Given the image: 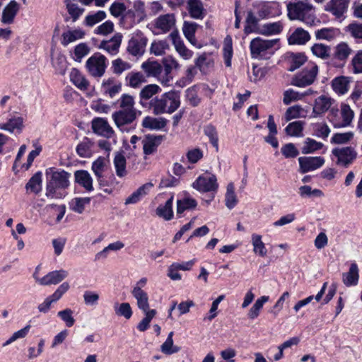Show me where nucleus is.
Masks as SVG:
<instances>
[{
    "label": "nucleus",
    "instance_id": "obj_1",
    "mask_svg": "<svg viewBox=\"0 0 362 362\" xmlns=\"http://www.w3.org/2000/svg\"><path fill=\"white\" fill-rule=\"evenodd\" d=\"M47 179L45 195L52 199H63L66 197L65 189L69 186L71 174L64 170L49 168L45 171Z\"/></svg>",
    "mask_w": 362,
    "mask_h": 362
},
{
    "label": "nucleus",
    "instance_id": "obj_2",
    "mask_svg": "<svg viewBox=\"0 0 362 362\" xmlns=\"http://www.w3.org/2000/svg\"><path fill=\"white\" fill-rule=\"evenodd\" d=\"M180 93L171 90L163 93L160 97L152 98L148 103V109L156 115L164 113L172 114L180 106Z\"/></svg>",
    "mask_w": 362,
    "mask_h": 362
},
{
    "label": "nucleus",
    "instance_id": "obj_3",
    "mask_svg": "<svg viewBox=\"0 0 362 362\" xmlns=\"http://www.w3.org/2000/svg\"><path fill=\"white\" fill-rule=\"evenodd\" d=\"M286 7L287 15L290 20H300L310 25L315 24V10L307 1H291Z\"/></svg>",
    "mask_w": 362,
    "mask_h": 362
},
{
    "label": "nucleus",
    "instance_id": "obj_4",
    "mask_svg": "<svg viewBox=\"0 0 362 362\" xmlns=\"http://www.w3.org/2000/svg\"><path fill=\"white\" fill-rule=\"evenodd\" d=\"M279 43V39L264 40L256 37L250 42V48L253 59H268L274 53V47Z\"/></svg>",
    "mask_w": 362,
    "mask_h": 362
},
{
    "label": "nucleus",
    "instance_id": "obj_5",
    "mask_svg": "<svg viewBox=\"0 0 362 362\" xmlns=\"http://www.w3.org/2000/svg\"><path fill=\"white\" fill-rule=\"evenodd\" d=\"M106 57L100 53H95L88 59L86 67L90 75L95 78L102 77L106 69Z\"/></svg>",
    "mask_w": 362,
    "mask_h": 362
},
{
    "label": "nucleus",
    "instance_id": "obj_6",
    "mask_svg": "<svg viewBox=\"0 0 362 362\" xmlns=\"http://www.w3.org/2000/svg\"><path fill=\"white\" fill-rule=\"evenodd\" d=\"M112 119L121 131H127V126L132 124L136 118V110H119L112 114Z\"/></svg>",
    "mask_w": 362,
    "mask_h": 362
},
{
    "label": "nucleus",
    "instance_id": "obj_7",
    "mask_svg": "<svg viewBox=\"0 0 362 362\" xmlns=\"http://www.w3.org/2000/svg\"><path fill=\"white\" fill-rule=\"evenodd\" d=\"M351 0H330L325 6V10L331 13L336 19L342 21L346 18Z\"/></svg>",
    "mask_w": 362,
    "mask_h": 362
},
{
    "label": "nucleus",
    "instance_id": "obj_8",
    "mask_svg": "<svg viewBox=\"0 0 362 362\" xmlns=\"http://www.w3.org/2000/svg\"><path fill=\"white\" fill-rule=\"evenodd\" d=\"M147 41V38L144 36L132 37L128 42L127 52L134 57L142 56L145 52Z\"/></svg>",
    "mask_w": 362,
    "mask_h": 362
},
{
    "label": "nucleus",
    "instance_id": "obj_9",
    "mask_svg": "<svg viewBox=\"0 0 362 362\" xmlns=\"http://www.w3.org/2000/svg\"><path fill=\"white\" fill-rule=\"evenodd\" d=\"M332 154L337 158V163L345 167L351 163L356 157V152L351 146L334 148Z\"/></svg>",
    "mask_w": 362,
    "mask_h": 362
},
{
    "label": "nucleus",
    "instance_id": "obj_10",
    "mask_svg": "<svg viewBox=\"0 0 362 362\" xmlns=\"http://www.w3.org/2000/svg\"><path fill=\"white\" fill-rule=\"evenodd\" d=\"M317 76V65L310 70H303L293 78L291 84L298 87H305L313 83Z\"/></svg>",
    "mask_w": 362,
    "mask_h": 362
},
{
    "label": "nucleus",
    "instance_id": "obj_11",
    "mask_svg": "<svg viewBox=\"0 0 362 362\" xmlns=\"http://www.w3.org/2000/svg\"><path fill=\"white\" fill-rule=\"evenodd\" d=\"M192 186L200 192L216 191L218 188L217 179L214 175L209 177L199 176L193 183Z\"/></svg>",
    "mask_w": 362,
    "mask_h": 362
},
{
    "label": "nucleus",
    "instance_id": "obj_12",
    "mask_svg": "<svg viewBox=\"0 0 362 362\" xmlns=\"http://www.w3.org/2000/svg\"><path fill=\"white\" fill-rule=\"evenodd\" d=\"M122 40V35L117 33L110 40L101 41L98 47L111 55H116L119 52Z\"/></svg>",
    "mask_w": 362,
    "mask_h": 362
},
{
    "label": "nucleus",
    "instance_id": "obj_13",
    "mask_svg": "<svg viewBox=\"0 0 362 362\" xmlns=\"http://www.w3.org/2000/svg\"><path fill=\"white\" fill-rule=\"evenodd\" d=\"M92 129L93 132L106 138H110L114 134L112 128L107 119L97 117L92 121Z\"/></svg>",
    "mask_w": 362,
    "mask_h": 362
},
{
    "label": "nucleus",
    "instance_id": "obj_14",
    "mask_svg": "<svg viewBox=\"0 0 362 362\" xmlns=\"http://www.w3.org/2000/svg\"><path fill=\"white\" fill-rule=\"evenodd\" d=\"M68 276V272L64 269L55 270L49 272L41 279H37L40 284L42 286H49L57 284L62 282Z\"/></svg>",
    "mask_w": 362,
    "mask_h": 362
},
{
    "label": "nucleus",
    "instance_id": "obj_15",
    "mask_svg": "<svg viewBox=\"0 0 362 362\" xmlns=\"http://www.w3.org/2000/svg\"><path fill=\"white\" fill-rule=\"evenodd\" d=\"M165 136L163 135H147L143 141V150L146 155H151L153 153L158 146L161 144L164 139Z\"/></svg>",
    "mask_w": 362,
    "mask_h": 362
},
{
    "label": "nucleus",
    "instance_id": "obj_16",
    "mask_svg": "<svg viewBox=\"0 0 362 362\" xmlns=\"http://www.w3.org/2000/svg\"><path fill=\"white\" fill-rule=\"evenodd\" d=\"M20 5L15 0L11 1L4 8L1 16V22L4 24H11L18 12Z\"/></svg>",
    "mask_w": 362,
    "mask_h": 362
},
{
    "label": "nucleus",
    "instance_id": "obj_17",
    "mask_svg": "<svg viewBox=\"0 0 362 362\" xmlns=\"http://www.w3.org/2000/svg\"><path fill=\"white\" fill-rule=\"evenodd\" d=\"M161 91V88L156 84H148L145 86L140 91V103L143 107L148 108V100L153 95Z\"/></svg>",
    "mask_w": 362,
    "mask_h": 362
},
{
    "label": "nucleus",
    "instance_id": "obj_18",
    "mask_svg": "<svg viewBox=\"0 0 362 362\" xmlns=\"http://www.w3.org/2000/svg\"><path fill=\"white\" fill-rule=\"evenodd\" d=\"M132 294L136 300L137 306L140 310L143 312L151 310H149L148 296L145 291L139 287H134Z\"/></svg>",
    "mask_w": 362,
    "mask_h": 362
},
{
    "label": "nucleus",
    "instance_id": "obj_19",
    "mask_svg": "<svg viewBox=\"0 0 362 362\" xmlns=\"http://www.w3.org/2000/svg\"><path fill=\"white\" fill-rule=\"evenodd\" d=\"M175 23L174 15L168 13L158 17L155 21V26L163 33H167L175 25Z\"/></svg>",
    "mask_w": 362,
    "mask_h": 362
},
{
    "label": "nucleus",
    "instance_id": "obj_20",
    "mask_svg": "<svg viewBox=\"0 0 362 362\" xmlns=\"http://www.w3.org/2000/svg\"><path fill=\"white\" fill-rule=\"evenodd\" d=\"M153 187V184L151 182H147L143 185L125 199L124 204L127 205L137 203L142 197L148 193Z\"/></svg>",
    "mask_w": 362,
    "mask_h": 362
},
{
    "label": "nucleus",
    "instance_id": "obj_21",
    "mask_svg": "<svg viewBox=\"0 0 362 362\" xmlns=\"http://www.w3.org/2000/svg\"><path fill=\"white\" fill-rule=\"evenodd\" d=\"M341 115L342 122L333 124L334 127L336 128H342L349 126L354 119V113L349 105L342 104L341 106Z\"/></svg>",
    "mask_w": 362,
    "mask_h": 362
},
{
    "label": "nucleus",
    "instance_id": "obj_22",
    "mask_svg": "<svg viewBox=\"0 0 362 362\" xmlns=\"http://www.w3.org/2000/svg\"><path fill=\"white\" fill-rule=\"evenodd\" d=\"M187 10L193 18L202 19L204 16V8L201 0H187Z\"/></svg>",
    "mask_w": 362,
    "mask_h": 362
},
{
    "label": "nucleus",
    "instance_id": "obj_23",
    "mask_svg": "<svg viewBox=\"0 0 362 362\" xmlns=\"http://www.w3.org/2000/svg\"><path fill=\"white\" fill-rule=\"evenodd\" d=\"M75 181L82 187H83L87 191H92L93 187V179L90 173L86 170H76L74 173Z\"/></svg>",
    "mask_w": 362,
    "mask_h": 362
},
{
    "label": "nucleus",
    "instance_id": "obj_24",
    "mask_svg": "<svg viewBox=\"0 0 362 362\" xmlns=\"http://www.w3.org/2000/svg\"><path fill=\"white\" fill-rule=\"evenodd\" d=\"M358 268L356 264L352 263L349 270L343 274V282L346 286H355L358 281Z\"/></svg>",
    "mask_w": 362,
    "mask_h": 362
},
{
    "label": "nucleus",
    "instance_id": "obj_25",
    "mask_svg": "<svg viewBox=\"0 0 362 362\" xmlns=\"http://www.w3.org/2000/svg\"><path fill=\"white\" fill-rule=\"evenodd\" d=\"M70 80L81 90H86L89 86L88 81L76 69H72L70 73Z\"/></svg>",
    "mask_w": 362,
    "mask_h": 362
},
{
    "label": "nucleus",
    "instance_id": "obj_26",
    "mask_svg": "<svg viewBox=\"0 0 362 362\" xmlns=\"http://www.w3.org/2000/svg\"><path fill=\"white\" fill-rule=\"evenodd\" d=\"M127 7L123 1L117 0L110 5L109 11L114 18L124 21L127 17Z\"/></svg>",
    "mask_w": 362,
    "mask_h": 362
},
{
    "label": "nucleus",
    "instance_id": "obj_27",
    "mask_svg": "<svg viewBox=\"0 0 362 362\" xmlns=\"http://www.w3.org/2000/svg\"><path fill=\"white\" fill-rule=\"evenodd\" d=\"M173 196H171L164 205H160L156 209V214L166 221H170L173 217Z\"/></svg>",
    "mask_w": 362,
    "mask_h": 362
},
{
    "label": "nucleus",
    "instance_id": "obj_28",
    "mask_svg": "<svg viewBox=\"0 0 362 362\" xmlns=\"http://www.w3.org/2000/svg\"><path fill=\"white\" fill-rule=\"evenodd\" d=\"M167 124V119L163 117L154 118L146 117L142 122L144 127L152 129L160 130L163 129Z\"/></svg>",
    "mask_w": 362,
    "mask_h": 362
},
{
    "label": "nucleus",
    "instance_id": "obj_29",
    "mask_svg": "<svg viewBox=\"0 0 362 362\" xmlns=\"http://www.w3.org/2000/svg\"><path fill=\"white\" fill-rule=\"evenodd\" d=\"M309 40V33L300 28H297L288 39L290 45H304Z\"/></svg>",
    "mask_w": 362,
    "mask_h": 362
},
{
    "label": "nucleus",
    "instance_id": "obj_30",
    "mask_svg": "<svg viewBox=\"0 0 362 362\" xmlns=\"http://www.w3.org/2000/svg\"><path fill=\"white\" fill-rule=\"evenodd\" d=\"M141 68L145 71L147 76L156 77L160 75L163 71L162 65L156 61L148 60L141 64Z\"/></svg>",
    "mask_w": 362,
    "mask_h": 362
},
{
    "label": "nucleus",
    "instance_id": "obj_31",
    "mask_svg": "<svg viewBox=\"0 0 362 362\" xmlns=\"http://www.w3.org/2000/svg\"><path fill=\"white\" fill-rule=\"evenodd\" d=\"M349 82L348 77L341 76L332 80V86L337 93L344 95L349 90Z\"/></svg>",
    "mask_w": 362,
    "mask_h": 362
},
{
    "label": "nucleus",
    "instance_id": "obj_32",
    "mask_svg": "<svg viewBox=\"0 0 362 362\" xmlns=\"http://www.w3.org/2000/svg\"><path fill=\"white\" fill-rule=\"evenodd\" d=\"M85 33L81 29L69 30L62 34V45L67 46L77 40L82 39Z\"/></svg>",
    "mask_w": 362,
    "mask_h": 362
},
{
    "label": "nucleus",
    "instance_id": "obj_33",
    "mask_svg": "<svg viewBox=\"0 0 362 362\" xmlns=\"http://www.w3.org/2000/svg\"><path fill=\"white\" fill-rule=\"evenodd\" d=\"M42 188V173H35L25 185V189L37 194Z\"/></svg>",
    "mask_w": 362,
    "mask_h": 362
},
{
    "label": "nucleus",
    "instance_id": "obj_34",
    "mask_svg": "<svg viewBox=\"0 0 362 362\" xmlns=\"http://www.w3.org/2000/svg\"><path fill=\"white\" fill-rule=\"evenodd\" d=\"M300 171L305 173L317 168V157L305 156L298 158Z\"/></svg>",
    "mask_w": 362,
    "mask_h": 362
},
{
    "label": "nucleus",
    "instance_id": "obj_35",
    "mask_svg": "<svg viewBox=\"0 0 362 362\" xmlns=\"http://www.w3.org/2000/svg\"><path fill=\"white\" fill-rule=\"evenodd\" d=\"M146 77L141 72H129L126 76L127 85L137 88L146 82Z\"/></svg>",
    "mask_w": 362,
    "mask_h": 362
},
{
    "label": "nucleus",
    "instance_id": "obj_36",
    "mask_svg": "<svg viewBox=\"0 0 362 362\" xmlns=\"http://www.w3.org/2000/svg\"><path fill=\"white\" fill-rule=\"evenodd\" d=\"M238 199L235 193V187L233 182L227 185L225 194V204L228 209H233L238 204Z\"/></svg>",
    "mask_w": 362,
    "mask_h": 362
},
{
    "label": "nucleus",
    "instance_id": "obj_37",
    "mask_svg": "<svg viewBox=\"0 0 362 362\" xmlns=\"http://www.w3.org/2000/svg\"><path fill=\"white\" fill-rule=\"evenodd\" d=\"M173 332H170L164 343L160 346V351L166 355H172L177 353L180 350V347L173 344Z\"/></svg>",
    "mask_w": 362,
    "mask_h": 362
},
{
    "label": "nucleus",
    "instance_id": "obj_38",
    "mask_svg": "<svg viewBox=\"0 0 362 362\" xmlns=\"http://www.w3.org/2000/svg\"><path fill=\"white\" fill-rule=\"evenodd\" d=\"M252 245L253 246V251L255 254L264 257L267 255V250L264 243L262 240L260 235L253 233L252 235Z\"/></svg>",
    "mask_w": 362,
    "mask_h": 362
},
{
    "label": "nucleus",
    "instance_id": "obj_39",
    "mask_svg": "<svg viewBox=\"0 0 362 362\" xmlns=\"http://www.w3.org/2000/svg\"><path fill=\"white\" fill-rule=\"evenodd\" d=\"M346 31L354 38L357 43H362V23L354 22L346 28Z\"/></svg>",
    "mask_w": 362,
    "mask_h": 362
},
{
    "label": "nucleus",
    "instance_id": "obj_40",
    "mask_svg": "<svg viewBox=\"0 0 362 362\" xmlns=\"http://www.w3.org/2000/svg\"><path fill=\"white\" fill-rule=\"evenodd\" d=\"M90 202V197H76L74 198L71 203V209L76 213L82 214L85 209V206Z\"/></svg>",
    "mask_w": 362,
    "mask_h": 362
},
{
    "label": "nucleus",
    "instance_id": "obj_41",
    "mask_svg": "<svg viewBox=\"0 0 362 362\" xmlns=\"http://www.w3.org/2000/svg\"><path fill=\"white\" fill-rule=\"evenodd\" d=\"M114 165L116 170V174L119 177H123L127 175L126 158L122 153H117L114 158Z\"/></svg>",
    "mask_w": 362,
    "mask_h": 362
},
{
    "label": "nucleus",
    "instance_id": "obj_42",
    "mask_svg": "<svg viewBox=\"0 0 362 362\" xmlns=\"http://www.w3.org/2000/svg\"><path fill=\"white\" fill-rule=\"evenodd\" d=\"M283 30V25L280 21L266 23L262 25L260 33L264 35L279 34Z\"/></svg>",
    "mask_w": 362,
    "mask_h": 362
},
{
    "label": "nucleus",
    "instance_id": "obj_43",
    "mask_svg": "<svg viewBox=\"0 0 362 362\" xmlns=\"http://www.w3.org/2000/svg\"><path fill=\"white\" fill-rule=\"evenodd\" d=\"M93 143L88 139L85 138L76 146V153L81 158H89L91 156V147Z\"/></svg>",
    "mask_w": 362,
    "mask_h": 362
},
{
    "label": "nucleus",
    "instance_id": "obj_44",
    "mask_svg": "<svg viewBox=\"0 0 362 362\" xmlns=\"http://www.w3.org/2000/svg\"><path fill=\"white\" fill-rule=\"evenodd\" d=\"M197 205V202L192 198H184L177 201V213L182 214L186 210L194 209Z\"/></svg>",
    "mask_w": 362,
    "mask_h": 362
},
{
    "label": "nucleus",
    "instance_id": "obj_45",
    "mask_svg": "<svg viewBox=\"0 0 362 362\" xmlns=\"http://www.w3.org/2000/svg\"><path fill=\"white\" fill-rule=\"evenodd\" d=\"M269 300V296H263L258 298L250 309L247 316L250 319H255L258 317L260 310L264 304Z\"/></svg>",
    "mask_w": 362,
    "mask_h": 362
},
{
    "label": "nucleus",
    "instance_id": "obj_46",
    "mask_svg": "<svg viewBox=\"0 0 362 362\" xmlns=\"http://www.w3.org/2000/svg\"><path fill=\"white\" fill-rule=\"evenodd\" d=\"M304 122L302 121H295L291 122L285 129L287 135L291 136H300L303 129Z\"/></svg>",
    "mask_w": 362,
    "mask_h": 362
},
{
    "label": "nucleus",
    "instance_id": "obj_47",
    "mask_svg": "<svg viewBox=\"0 0 362 362\" xmlns=\"http://www.w3.org/2000/svg\"><path fill=\"white\" fill-rule=\"evenodd\" d=\"M114 310L117 316H122L127 320L132 315V310L129 303H115Z\"/></svg>",
    "mask_w": 362,
    "mask_h": 362
},
{
    "label": "nucleus",
    "instance_id": "obj_48",
    "mask_svg": "<svg viewBox=\"0 0 362 362\" xmlns=\"http://www.w3.org/2000/svg\"><path fill=\"white\" fill-rule=\"evenodd\" d=\"M23 119L20 117L10 119L6 123L0 124V129L13 132L16 129H21Z\"/></svg>",
    "mask_w": 362,
    "mask_h": 362
},
{
    "label": "nucleus",
    "instance_id": "obj_49",
    "mask_svg": "<svg viewBox=\"0 0 362 362\" xmlns=\"http://www.w3.org/2000/svg\"><path fill=\"white\" fill-rule=\"evenodd\" d=\"M132 65L129 63L123 61L120 58H117L112 62V71L117 75H121L124 71L130 69Z\"/></svg>",
    "mask_w": 362,
    "mask_h": 362
},
{
    "label": "nucleus",
    "instance_id": "obj_50",
    "mask_svg": "<svg viewBox=\"0 0 362 362\" xmlns=\"http://www.w3.org/2000/svg\"><path fill=\"white\" fill-rule=\"evenodd\" d=\"M197 28V24L194 22L185 21L182 30L185 37L193 43L195 40L194 34Z\"/></svg>",
    "mask_w": 362,
    "mask_h": 362
},
{
    "label": "nucleus",
    "instance_id": "obj_51",
    "mask_svg": "<svg viewBox=\"0 0 362 362\" xmlns=\"http://www.w3.org/2000/svg\"><path fill=\"white\" fill-rule=\"evenodd\" d=\"M106 13L103 11H98L93 14L88 15L85 18V24L92 27L100 23L106 18Z\"/></svg>",
    "mask_w": 362,
    "mask_h": 362
},
{
    "label": "nucleus",
    "instance_id": "obj_52",
    "mask_svg": "<svg viewBox=\"0 0 362 362\" xmlns=\"http://www.w3.org/2000/svg\"><path fill=\"white\" fill-rule=\"evenodd\" d=\"M106 159L104 157H99L92 164V170L97 177L100 181L103 177V173L105 167Z\"/></svg>",
    "mask_w": 362,
    "mask_h": 362
},
{
    "label": "nucleus",
    "instance_id": "obj_53",
    "mask_svg": "<svg viewBox=\"0 0 362 362\" xmlns=\"http://www.w3.org/2000/svg\"><path fill=\"white\" fill-rule=\"evenodd\" d=\"M351 52V49L346 43L341 42L336 47L335 57L339 60L343 61L349 57Z\"/></svg>",
    "mask_w": 362,
    "mask_h": 362
},
{
    "label": "nucleus",
    "instance_id": "obj_54",
    "mask_svg": "<svg viewBox=\"0 0 362 362\" xmlns=\"http://www.w3.org/2000/svg\"><path fill=\"white\" fill-rule=\"evenodd\" d=\"M90 47L86 43H80L74 48V60L81 62L82 59L90 52Z\"/></svg>",
    "mask_w": 362,
    "mask_h": 362
},
{
    "label": "nucleus",
    "instance_id": "obj_55",
    "mask_svg": "<svg viewBox=\"0 0 362 362\" xmlns=\"http://www.w3.org/2000/svg\"><path fill=\"white\" fill-rule=\"evenodd\" d=\"M338 30L334 28H324L318 30V40L331 41L336 37Z\"/></svg>",
    "mask_w": 362,
    "mask_h": 362
},
{
    "label": "nucleus",
    "instance_id": "obj_56",
    "mask_svg": "<svg viewBox=\"0 0 362 362\" xmlns=\"http://www.w3.org/2000/svg\"><path fill=\"white\" fill-rule=\"evenodd\" d=\"M306 61V57L301 53L291 54V61L290 67L288 69L289 71H293L301 66Z\"/></svg>",
    "mask_w": 362,
    "mask_h": 362
},
{
    "label": "nucleus",
    "instance_id": "obj_57",
    "mask_svg": "<svg viewBox=\"0 0 362 362\" xmlns=\"http://www.w3.org/2000/svg\"><path fill=\"white\" fill-rule=\"evenodd\" d=\"M204 134L209 137V141L213 146L217 149L218 146V133L215 127L211 124H209L204 127Z\"/></svg>",
    "mask_w": 362,
    "mask_h": 362
},
{
    "label": "nucleus",
    "instance_id": "obj_58",
    "mask_svg": "<svg viewBox=\"0 0 362 362\" xmlns=\"http://www.w3.org/2000/svg\"><path fill=\"white\" fill-rule=\"evenodd\" d=\"M119 107L121 110H136L134 107V99L133 96L129 94H123L119 100Z\"/></svg>",
    "mask_w": 362,
    "mask_h": 362
},
{
    "label": "nucleus",
    "instance_id": "obj_59",
    "mask_svg": "<svg viewBox=\"0 0 362 362\" xmlns=\"http://www.w3.org/2000/svg\"><path fill=\"white\" fill-rule=\"evenodd\" d=\"M144 313L146 316L137 325V329L141 332H144L148 328L151 320L156 314V310L153 309L150 311H144Z\"/></svg>",
    "mask_w": 362,
    "mask_h": 362
},
{
    "label": "nucleus",
    "instance_id": "obj_60",
    "mask_svg": "<svg viewBox=\"0 0 362 362\" xmlns=\"http://www.w3.org/2000/svg\"><path fill=\"white\" fill-rule=\"evenodd\" d=\"M305 95L306 93L301 94L298 92L294 91L293 89H288L284 93L283 102L285 105H288L291 102L302 99L303 97Z\"/></svg>",
    "mask_w": 362,
    "mask_h": 362
},
{
    "label": "nucleus",
    "instance_id": "obj_61",
    "mask_svg": "<svg viewBox=\"0 0 362 362\" xmlns=\"http://www.w3.org/2000/svg\"><path fill=\"white\" fill-rule=\"evenodd\" d=\"M354 136V133L351 132L345 133H336L332 139L331 142L332 144H343L349 142Z\"/></svg>",
    "mask_w": 362,
    "mask_h": 362
},
{
    "label": "nucleus",
    "instance_id": "obj_62",
    "mask_svg": "<svg viewBox=\"0 0 362 362\" xmlns=\"http://www.w3.org/2000/svg\"><path fill=\"white\" fill-rule=\"evenodd\" d=\"M351 64L354 74H362V49L356 53L351 59Z\"/></svg>",
    "mask_w": 362,
    "mask_h": 362
},
{
    "label": "nucleus",
    "instance_id": "obj_63",
    "mask_svg": "<svg viewBox=\"0 0 362 362\" xmlns=\"http://www.w3.org/2000/svg\"><path fill=\"white\" fill-rule=\"evenodd\" d=\"M73 311L70 308L59 311L57 313L59 317L66 324L68 327H72L75 323V319L73 317Z\"/></svg>",
    "mask_w": 362,
    "mask_h": 362
},
{
    "label": "nucleus",
    "instance_id": "obj_64",
    "mask_svg": "<svg viewBox=\"0 0 362 362\" xmlns=\"http://www.w3.org/2000/svg\"><path fill=\"white\" fill-rule=\"evenodd\" d=\"M114 30V23L111 21H107L98 26L94 33L97 35H107Z\"/></svg>",
    "mask_w": 362,
    "mask_h": 362
}]
</instances>
